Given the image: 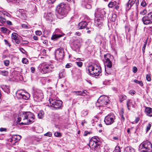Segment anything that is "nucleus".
<instances>
[{"mask_svg":"<svg viewBox=\"0 0 152 152\" xmlns=\"http://www.w3.org/2000/svg\"><path fill=\"white\" fill-rule=\"evenodd\" d=\"M55 56L57 58L62 60L64 57V49L62 48H59L55 51Z\"/></svg>","mask_w":152,"mask_h":152,"instance_id":"nucleus-11","label":"nucleus"},{"mask_svg":"<svg viewBox=\"0 0 152 152\" xmlns=\"http://www.w3.org/2000/svg\"><path fill=\"white\" fill-rule=\"evenodd\" d=\"M87 72L93 76H97L101 75L102 69L100 66L95 65L88 66Z\"/></svg>","mask_w":152,"mask_h":152,"instance_id":"nucleus-2","label":"nucleus"},{"mask_svg":"<svg viewBox=\"0 0 152 152\" xmlns=\"http://www.w3.org/2000/svg\"><path fill=\"white\" fill-rule=\"evenodd\" d=\"M59 32H60L59 29H56L55 30V33L52 35L51 38V39L55 41L64 35V34L63 33H61L60 34H58Z\"/></svg>","mask_w":152,"mask_h":152,"instance_id":"nucleus-14","label":"nucleus"},{"mask_svg":"<svg viewBox=\"0 0 152 152\" xmlns=\"http://www.w3.org/2000/svg\"><path fill=\"white\" fill-rule=\"evenodd\" d=\"M141 5L142 6L145 7L147 5V4L145 1L144 0H143L141 3Z\"/></svg>","mask_w":152,"mask_h":152,"instance_id":"nucleus-51","label":"nucleus"},{"mask_svg":"<svg viewBox=\"0 0 152 152\" xmlns=\"http://www.w3.org/2000/svg\"><path fill=\"white\" fill-rule=\"evenodd\" d=\"M18 34L15 33H13L12 34L11 37L12 39L14 40L18 38Z\"/></svg>","mask_w":152,"mask_h":152,"instance_id":"nucleus-32","label":"nucleus"},{"mask_svg":"<svg viewBox=\"0 0 152 152\" xmlns=\"http://www.w3.org/2000/svg\"><path fill=\"white\" fill-rule=\"evenodd\" d=\"M146 80L148 81H150L151 80V78L150 75H147L146 76Z\"/></svg>","mask_w":152,"mask_h":152,"instance_id":"nucleus-56","label":"nucleus"},{"mask_svg":"<svg viewBox=\"0 0 152 152\" xmlns=\"http://www.w3.org/2000/svg\"><path fill=\"white\" fill-rule=\"evenodd\" d=\"M145 112L146 115L149 116H152V108L150 107H146L145 109Z\"/></svg>","mask_w":152,"mask_h":152,"instance_id":"nucleus-24","label":"nucleus"},{"mask_svg":"<svg viewBox=\"0 0 152 152\" xmlns=\"http://www.w3.org/2000/svg\"><path fill=\"white\" fill-rule=\"evenodd\" d=\"M14 40L15 43L17 44H19L20 42V40L18 39V38Z\"/></svg>","mask_w":152,"mask_h":152,"instance_id":"nucleus-60","label":"nucleus"},{"mask_svg":"<svg viewBox=\"0 0 152 152\" xmlns=\"http://www.w3.org/2000/svg\"><path fill=\"white\" fill-rule=\"evenodd\" d=\"M44 17L50 22H52L53 19L52 16V14L51 13H45L44 15Z\"/></svg>","mask_w":152,"mask_h":152,"instance_id":"nucleus-23","label":"nucleus"},{"mask_svg":"<svg viewBox=\"0 0 152 152\" xmlns=\"http://www.w3.org/2000/svg\"><path fill=\"white\" fill-rule=\"evenodd\" d=\"M40 67L41 72L43 74L51 72L54 68L46 62H44L41 64Z\"/></svg>","mask_w":152,"mask_h":152,"instance_id":"nucleus-4","label":"nucleus"},{"mask_svg":"<svg viewBox=\"0 0 152 152\" xmlns=\"http://www.w3.org/2000/svg\"><path fill=\"white\" fill-rule=\"evenodd\" d=\"M4 65L5 66H7L9 65V63H10V61L8 60H6L4 61Z\"/></svg>","mask_w":152,"mask_h":152,"instance_id":"nucleus-53","label":"nucleus"},{"mask_svg":"<svg viewBox=\"0 0 152 152\" xmlns=\"http://www.w3.org/2000/svg\"><path fill=\"white\" fill-rule=\"evenodd\" d=\"M118 2L116 1H111L108 4V6L110 8H112L114 7Z\"/></svg>","mask_w":152,"mask_h":152,"instance_id":"nucleus-29","label":"nucleus"},{"mask_svg":"<svg viewBox=\"0 0 152 152\" xmlns=\"http://www.w3.org/2000/svg\"><path fill=\"white\" fill-rule=\"evenodd\" d=\"M80 39H74L72 45L76 49L78 48L80 46Z\"/></svg>","mask_w":152,"mask_h":152,"instance_id":"nucleus-18","label":"nucleus"},{"mask_svg":"<svg viewBox=\"0 0 152 152\" xmlns=\"http://www.w3.org/2000/svg\"><path fill=\"white\" fill-rule=\"evenodd\" d=\"M75 63L79 67H81L83 65V63L81 61H79L78 62H76Z\"/></svg>","mask_w":152,"mask_h":152,"instance_id":"nucleus-46","label":"nucleus"},{"mask_svg":"<svg viewBox=\"0 0 152 152\" xmlns=\"http://www.w3.org/2000/svg\"><path fill=\"white\" fill-rule=\"evenodd\" d=\"M142 21L145 25L150 24L152 23V12L148 13L143 17Z\"/></svg>","mask_w":152,"mask_h":152,"instance_id":"nucleus-6","label":"nucleus"},{"mask_svg":"<svg viewBox=\"0 0 152 152\" xmlns=\"http://www.w3.org/2000/svg\"><path fill=\"white\" fill-rule=\"evenodd\" d=\"M28 62V59L26 58H23L22 60V62L23 64H27Z\"/></svg>","mask_w":152,"mask_h":152,"instance_id":"nucleus-47","label":"nucleus"},{"mask_svg":"<svg viewBox=\"0 0 152 152\" xmlns=\"http://www.w3.org/2000/svg\"><path fill=\"white\" fill-rule=\"evenodd\" d=\"M44 113L43 111H40L37 115L38 118L40 119L44 117Z\"/></svg>","mask_w":152,"mask_h":152,"instance_id":"nucleus-31","label":"nucleus"},{"mask_svg":"<svg viewBox=\"0 0 152 152\" xmlns=\"http://www.w3.org/2000/svg\"><path fill=\"white\" fill-rule=\"evenodd\" d=\"M64 72L63 70L60 71L59 74V78L64 77Z\"/></svg>","mask_w":152,"mask_h":152,"instance_id":"nucleus-40","label":"nucleus"},{"mask_svg":"<svg viewBox=\"0 0 152 152\" xmlns=\"http://www.w3.org/2000/svg\"><path fill=\"white\" fill-rule=\"evenodd\" d=\"M147 31L149 34H152V27L150 26L148 28Z\"/></svg>","mask_w":152,"mask_h":152,"instance_id":"nucleus-37","label":"nucleus"},{"mask_svg":"<svg viewBox=\"0 0 152 152\" xmlns=\"http://www.w3.org/2000/svg\"><path fill=\"white\" fill-rule=\"evenodd\" d=\"M139 149L143 152H151L152 151V145L148 141H144L140 145Z\"/></svg>","mask_w":152,"mask_h":152,"instance_id":"nucleus-3","label":"nucleus"},{"mask_svg":"<svg viewBox=\"0 0 152 152\" xmlns=\"http://www.w3.org/2000/svg\"><path fill=\"white\" fill-rule=\"evenodd\" d=\"M117 18V15L115 14H114L112 15V17L111 18V20L113 22L115 21Z\"/></svg>","mask_w":152,"mask_h":152,"instance_id":"nucleus-35","label":"nucleus"},{"mask_svg":"<svg viewBox=\"0 0 152 152\" xmlns=\"http://www.w3.org/2000/svg\"><path fill=\"white\" fill-rule=\"evenodd\" d=\"M91 149L92 152H99L100 150V145H95L91 147Z\"/></svg>","mask_w":152,"mask_h":152,"instance_id":"nucleus-21","label":"nucleus"},{"mask_svg":"<svg viewBox=\"0 0 152 152\" xmlns=\"http://www.w3.org/2000/svg\"><path fill=\"white\" fill-rule=\"evenodd\" d=\"M105 19H102L99 17H96L94 19V24L96 26L100 27L102 25Z\"/></svg>","mask_w":152,"mask_h":152,"instance_id":"nucleus-16","label":"nucleus"},{"mask_svg":"<svg viewBox=\"0 0 152 152\" xmlns=\"http://www.w3.org/2000/svg\"><path fill=\"white\" fill-rule=\"evenodd\" d=\"M3 90L8 94L10 92V87L9 86L5 85L3 86Z\"/></svg>","mask_w":152,"mask_h":152,"instance_id":"nucleus-28","label":"nucleus"},{"mask_svg":"<svg viewBox=\"0 0 152 152\" xmlns=\"http://www.w3.org/2000/svg\"><path fill=\"white\" fill-rule=\"evenodd\" d=\"M1 30L4 32L5 33L7 31V29L6 28L3 27L1 28Z\"/></svg>","mask_w":152,"mask_h":152,"instance_id":"nucleus-54","label":"nucleus"},{"mask_svg":"<svg viewBox=\"0 0 152 152\" xmlns=\"http://www.w3.org/2000/svg\"><path fill=\"white\" fill-rule=\"evenodd\" d=\"M119 101L121 103H122L124 100H126L127 97L126 95H121L119 96Z\"/></svg>","mask_w":152,"mask_h":152,"instance_id":"nucleus-30","label":"nucleus"},{"mask_svg":"<svg viewBox=\"0 0 152 152\" xmlns=\"http://www.w3.org/2000/svg\"><path fill=\"white\" fill-rule=\"evenodd\" d=\"M126 105L127 109L129 110H130L131 106L134 107V106L133 103L132 101L130 99H129L127 101Z\"/></svg>","mask_w":152,"mask_h":152,"instance_id":"nucleus-25","label":"nucleus"},{"mask_svg":"<svg viewBox=\"0 0 152 152\" xmlns=\"http://www.w3.org/2000/svg\"><path fill=\"white\" fill-rule=\"evenodd\" d=\"M147 12V11L145 9L141 11L140 12V14L142 15H144L146 14Z\"/></svg>","mask_w":152,"mask_h":152,"instance_id":"nucleus-44","label":"nucleus"},{"mask_svg":"<svg viewBox=\"0 0 152 152\" xmlns=\"http://www.w3.org/2000/svg\"><path fill=\"white\" fill-rule=\"evenodd\" d=\"M104 57L106 60L104 63L105 66V71L108 74H110L112 72L111 68L112 67V61L113 57L110 54L107 53L104 55Z\"/></svg>","mask_w":152,"mask_h":152,"instance_id":"nucleus-1","label":"nucleus"},{"mask_svg":"<svg viewBox=\"0 0 152 152\" xmlns=\"http://www.w3.org/2000/svg\"><path fill=\"white\" fill-rule=\"evenodd\" d=\"M151 125L150 123H149L147 126L146 128V132H147L150 129Z\"/></svg>","mask_w":152,"mask_h":152,"instance_id":"nucleus-43","label":"nucleus"},{"mask_svg":"<svg viewBox=\"0 0 152 152\" xmlns=\"http://www.w3.org/2000/svg\"><path fill=\"white\" fill-rule=\"evenodd\" d=\"M54 135L56 137H60L61 136V133L59 132H56L54 133Z\"/></svg>","mask_w":152,"mask_h":152,"instance_id":"nucleus-45","label":"nucleus"},{"mask_svg":"<svg viewBox=\"0 0 152 152\" xmlns=\"http://www.w3.org/2000/svg\"><path fill=\"white\" fill-rule=\"evenodd\" d=\"M21 136L19 135H14L12 137V140L15 141L16 142L19 140L21 138Z\"/></svg>","mask_w":152,"mask_h":152,"instance_id":"nucleus-27","label":"nucleus"},{"mask_svg":"<svg viewBox=\"0 0 152 152\" xmlns=\"http://www.w3.org/2000/svg\"><path fill=\"white\" fill-rule=\"evenodd\" d=\"M35 33L36 35L40 36L42 34V32L41 31H36Z\"/></svg>","mask_w":152,"mask_h":152,"instance_id":"nucleus-55","label":"nucleus"},{"mask_svg":"<svg viewBox=\"0 0 152 152\" xmlns=\"http://www.w3.org/2000/svg\"><path fill=\"white\" fill-rule=\"evenodd\" d=\"M22 27L23 28H25L26 29L29 28V27L27 24H23L22 25Z\"/></svg>","mask_w":152,"mask_h":152,"instance_id":"nucleus-49","label":"nucleus"},{"mask_svg":"<svg viewBox=\"0 0 152 152\" xmlns=\"http://www.w3.org/2000/svg\"><path fill=\"white\" fill-rule=\"evenodd\" d=\"M113 152H121L120 147L118 145L116 146L115 150Z\"/></svg>","mask_w":152,"mask_h":152,"instance_id":"nucleus-39","label":"nucleus"},{"mask_svg":"<svg viewBox=\"0 0 152 152\" xmlns=\"http://www.w3.org/2000/svg\"><path fill=\"white\" fill-rule=\"evenodd\" d=\"M105 13L106 12L104 9L97 8L95 10L94 15L95 17L98 16V17H99L100 18L105 19L106 18L105 16Z\"/></svg>","mask_w":152,"mask_h":152,"instance_id":"nucleus-10","label":"nucleus"},{"mask_svg":"<svg viewBox=\"0 0 152 152\" xmlns=\"http://www.w3.org/2000/svg\"><path fill=\"white\" fill-rule=\"evenodd\" d=\"M23 94L21 93H18L16 94V96L18 98L23 99L22 97H23Z\"/></svg>","mask_w":152,"mask_h":152,"instance_id":"nucleus-41","label":"nucleus"},{"mask_svg":"<svg viewBox=\"0 0 152 152\" xmlns=\"http://www.w3.org/2000/svg\"><path fill=\"white\" fill-rule=\"evenodd\" d=\"M115 118L113 114L110 113L105 117L104 122L107 125H111L114 122Z\"/></svg>","mask_w":152,"mask_h":152,"instance_id":"nucleus-8","label":"nucleus"},{"mask_svg":"<svg viewBox=\"0 0 152 152\" xmlns=\"http://www.w3.org/2000/svg\"><path fill=\"white\" fill-rule=\"evenodd\" d=\"M120 4L119 2L117 3V4L115 5L114 7V9L117 10H118L119 9Z\"/></svg>","mask_w":152,"mask_h":152,"instance_id":"nucleus-50","label":"nucleus"},{"mask_svg":"<svg viewBox=\"0 0 152 152\" xmlns=\"http://www.w3.org/2000/svg\"><path fill=\"white\" fill-rule=\"evenodd\" d=\"M135 0H129L128 2L126 4V10H129L131 7L135 4Z\"/></svg>","mask_w":152,"mask_h":152,"instance_id":"nucleus-20","label":"nucleus"},{"mask_svg":"<svg viewBox=\"0 0 152 152\" xmlns=\"http://www.w3.org/2000/svg\"><path fill=\"white\" fill-rule=\"evenodd\" d=\"M90 23L89 20L88 21H84L80 22L78 25V28L79 29H81L86 28V30L90 29V26H88V23Z\"/></svg>","mask_w":152,"mask_h":152,"instance_id":"nucleus-12","label":"nucleus"},{"mask_svg":"<svg viewBox=\"0 0 152 152\" xmlns=\"http://www.w3.org/2000/svg\"><path fill=\"white\" fill-rule=\"evenodd\" d=\"M1 13H3V15H6V16H7L8 17H10L11 16V15H10V14L8 13V12L5 11H1Z\"/></svg>","mask_w":152,"mask_h":152,"instance_id":"nucleus-38","label":"nucleus"},{"mask_svg":"<svg viewBox=\"0 0 152 152\" xmlns=\"http://www.w3.org/2000/svg\"><path fill=\"white\" fill-rule=\"evenodd\" d=\"M19 116L23 121L20 124L21 125H25V124H26V112H23L22 113H20Z\"/></svg>","mask_w":152,"mask_h":152,"instance_id":"nucleus-19","label":"nucleus"},{"mask_svg":"<svg viewBox=\"0 0 152 152\" xmlns=\"http://www.w3.org/2000/svg\"><path fill=\"white\" fill-rule=\"evenodd\" d=\"M56 0H47V2L48 4H53L54 3Z\"/></svg>","mask_w":152,"mask_h":152,"instance_id":"nucleus-58","label":"nucleus"},{"mask_svg":"<svg viewBox=\"0 0 152 152\" xmlns=\"http://www.w3.org/2000/svg\"><path fill=\"white\" fill-rule=\"evenodd\" d=\"M99 101L100 100H99V99H98L97 101L96 102V106L97 107H100V106H102L100 104Z\"/></svg>","mask_w":152,"mask_h":152,"instance_id":"nucleus-57","label":"nucleus"},{"mask_svg":"<svg viewBox=\"0 0 152 152\" xmlns=\"http://www.w3.org/2000/svg\"><path fill=\"white\" fill-rule=\"evenodd\" d=\"M92 2V0H82V4L86 9H90L91 7L90 3Z\"/></svg>","mask_w":152,"mask_h":152,"instance_id":"nucleus-17","label":"nucleus"},{"mask_svg":"<svg viewBox=\"0 0 152 152\" xmlns=\"http://www.w3.org/2000/svg\"><path fill=\"white\" fill-rule=\"evenodd\" d=\"M58 13L63 16H65L67 13V11L66 9V5L63 3L58 5L57 9Z\"/></svg>","mask_w":152,"mask_h":152,"instance_id":"nucleus-7","label":"nucleus"},{"mask_svg":"<svg viewBox=\"0 0 152 152\" xmlns=\"http://www.w3.org/2000/svg\"><path fill=\"white\" fill-rule=\"evenodd\" d=\"M30 95L28 94H23V99L25 100H28L30 97Z\"/></svg>","mask_w":152,"mask_h":152,"instance_id":"nucleus-33","label":"nucleus"},{"mask_svg":"<svg viewBox=\"0 0 152 152\" xmlns=\"http://www.w3.org/2000/svg\"><path fill=\"white\" fill-rule=\"evenodd\" d=\"M49 101L50 106L54 110H57L60 108L62 104V102L60 100H57L54 99L50 98Z\"/></svg>","mask_w":152,"mask_h":152,"instance_id":"nucleus-5","label":"nucleus"},{"mask_svg":"<svg viewBox=\"0 0 152 152\" xmlns=\"http://www.w3.org/2000/svg\"><path fill=\"white\" fill-rule=\"evenodd\" d=\"M147 43L146 42L142 47V51H143V53H144V52H145V47L147 45Z\"/></svg>","mask_w":152,"mask_h":152,"instance_id":"nucleus-59","label":"nucleus"},{"mask_svg":"<svg viewBox=\"0 0 152 152\" xmlns=\"http://www.w3.org/2000/svg\"><path fill=\"white\" fill-rule=\"evenodd\" d=\"M52 133L50 132H48L44 134L45 136H47L48 137H51L52 135Z\"/></svg>","mask_w":152,"mask_h":152,"instance_id":"nucleus-52","label":"nucleus"},{"mask_svg":"<svg viewBox=\"0 0 152 152\" xmlns=\"http://www.w3.org/2000/svg\"><path fill=\"white\" fill-rule=\"evenodd\" d=\"M35 117L33 114L30 112H26V121L25 125L30 124L35 121Z\"/></svg>","mask_w":152,"mask_h":152,"instance_id":"nucleus-9","label":"nucleus"},{"mask_svg":"<svg viewBox=\"0 0 152 152\" xmlns=\"http://www.w3.org/2000/svg\"><path fill=\"white\" fill-rule=\"evenodd\" d=\"M125 152H135V149L131 146H127L124 150Z\"/></svg>","mask_w":152,"mask_h":152,"instance_id":"nucleus-26","label":"nucleus"},{"mask_svg":"<svg viewBox=\"0 0 152 152\" xmlns=\"http://www.w3.org/2000/svg\"><path fill=\"white\" fill-rule=\"evenodd\" d=\"M19 50L22 52L23 53H25V52H26V51L23 48H21L19 49Z\"/></svg>","mask_w":152,"mask_h":152,"instance_id":"nucleus-63","label":"nucleus"},{"mask_svg":"<svg viewBox=\"0 0 152 152\" xmlns=\"http://www.w3.org/2000/svg\"><path fill=\"white\" fill-rule=\"evenodd\" d=\"M99 99L100 100V104L102 106L107 105L109 104L110 100L107 96H101Z\"/></svg>","mask_w":152,"mask_h":152,"instance_id":"nucleus-13","label":"nucleus"},{"mask_svg":"<svg viewBox=\"0 0 152 152\" xmlns=\"http://www.w3.org/2000/svg\"><path fill=\"white\" fill-rule=\"evenodd\" d=\"M134 83H138L139 84L140 86H143V83L142 81H138L137 80H134Z\"/></svg>","mask_w":152,"mask_h":152,"instance_id":"nucleus-36","label":"nucleus"},{"mask_svg":"<svg viewBox=\"0 0 152 152\" xmlns=\"http://www.w3.org/2000/svg\"><path fill=\"white\" fill-rule=\"evenodd\" d=\"M95 145V143L91 139L90 140L89 143L88 144V146L90 148H91V147L94 146Z\"/></svg>","mask_w":152,"mask_h":152,"instance_id":"nucleus-34","label":"nucleus"},{"mask_svg":"<svg viewBox=\"0 0 152 152\" xmlns=\"http://www.w3.org/2000/svg\"><path fill=\"white\" fill-rule=\"evenodd\" d=\"M0 74L4 76H5L8 74V72L7 71H1Z\"/></svg>","mask_w":152,"mask_h":152,"instance_id":"nucleus-48","label":"nucleus"},{"mask_svg":"<svg viewBox=\"0 0 152 152\" xmlns=\"http://www.w3.org/2000/svg\"><path fill=\"white\" fill-rule=\"evenodd\" d=\"M34 101L39 102L42 101L43 98V95L42 93H36L33 95Z\"/></svg>","mask_w":152,"mask_h":152,"instance_id":"nucleus-15","label":"nucleus"},{"mask_svg":"<svg viewBox=\"0 0 152 152\" xmlns=\"http://www.w3.org/2000/svg\"><path fill=\"white\" fill-rule=\"evenodd\" d=\"M75 94L77 95H80V96H84L83 94V93L82 91H75Z\"/></svg>","mask_w":152,"mask_h":152,"instance_id":"nucleus-42","label":"nucleus"},{"mask_svg":"<svg viewBox=\"0 0 152 152\" xmlns=\"http://www.w3.org/2000/svg\"><path fill=\"white\" fill-rule=\"evenodd\" d=\"M135 93V92L134 91L130 90L129 91V94L132 95H133Z\"/></svg>","mask_w":152,"mask_h":152,"instance_id":"nucleus-64","label":"nucleus"},{"mask_svg":"<svg viewBox=\"0 0 152 152\" xmlns=\"http://www.w3.org/2000/svg\"><path fill=\"white\" fill-rule=\"evenodd\" d=\"M91 139L94 142L95 145H100L101 142H100V139L97 136H94L92 137Z\"/></svg>","mask_w":152,"mask_h":152,"instance_id":"nucleus-22","label":"nucleus"},{"mask_svg":"<svg viewBox=\"0 0 152 152\" xmlns=\"http://www.w3.org/2000/svg\"><path fill=\"white\" fill-rule=\"evenodd\" d=\"M0 18L1 19L3 23H5V22H6V21H6V20L5 18H4L2 17H0Z\"/></svg>","mask_w":152,"mask_h":152,"instance_id":"nucleus-62","label":"nucleus"},{"mask_svg":"<svg viewBox=\"0 0 152 152\" xmlns=\"http://www.w3.org/2000/svg\"><path fill=\"white\" fill-rule=\"evenodd\" d=\"M137 68L135 67L134 66L133 68V72L134 73H135L137 72Z\"/></svg>","mask_w":152,"mask_h":152,"instance_id":"nucleus-61","label":"nucleus"}]
</instances>
